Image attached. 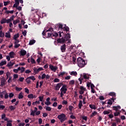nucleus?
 Wrapping results in <instances>:
<instances>
[{
	"mask_svg": "<svg viewBox=\"0 0 126 126\" xmlns=\"http://www.w3.org/2000/svg\"><path fill=\"white\" fill-rule=\"evenodd\" d=\"M70 38L71 36L69 33H66V34L64 35V37L58 38L57 41L58 43L60 44L68 43H70Z\"/></svg>",
	"mask_w": 126,
	"mask_h": 126,
	"instance_id": "nucleus-1",
	"label": "nucleus"
},
{
	"mask_svg": "<svg viewBox=\"0 0 126 126\" xmlns=\"http://www.w3.org/2000/svg\"><path fill=\"white\" fill-rule=\"evenodd\" d=\"M77 61L78 66L80 68L85 67L87 63H86V61L84 60H83L81 57H78Z\"/></svg>",
	"mask_w": 126,
	"mask_h": 126,
	"instance_id": "nucleus-2",
	"label": "nucleus"
},
{
	"mask_svg": "<svg viewBox=\"0 0 126 126\" xmlns=\"http://www.w3.org/2000/svg\"><path fill=\"white\" fill-rule=\"evenodd\" d=\"M52 36L57 37L59 36V33L57 32H53L52 33L51 32H48V34L47 35H45V38H52Z\"/></svg>",
	"mask_w": 126,
	"mask_h": 126,
	"instance_id": "nucleus-3",
	"label": "nucleus"
},
{
	"mask_svg": "<svg viewBox=\"0 0 126 126\" xmlns=\"http://www.w3.org/2000/svg\"><path fill=\"white\" fill-rule=\"evenodd\" d=\"M66 115L64 114H62L57 116V118L60 120L61 123H63L66 121Z\"/></svg>",
	"mask_w": 126,
	"mask_h": 126,
	"instance_id": "nucleus-4",
	"label": "nucleus"
},
{
	"mask_svg": "<svg viewBox=\"0 0 126 126\" xmlns=\"http://www.w3.org/2000/svg\"><path fill=\"white\" fill-rule=\"evenodd\" d=\"M53 31V29H52V28H50V29H49L48 30H47V31H44L43 32H42V34L43 36L45 37V35L48 34V33H49V32H52Z\"/></svg>",
	"mask_w": 126,
	"mask_h": 126,
	"instance_id": "nucleus-5",
	"label": "nucleus"
},
{
	"mask_svg": "<svg viewBox=\"0 0 126 126\" xmlns=\"http://www.w3.org/2000/svg\"><path fill=\"white\" fill-rule=\"evenodd\" d=\"M67 91V89L66 85L63 84L62 87L60 89L61 92L63 93V94H65Z\"/></svg>",
	"mask_w": 126,
	"mask_h": 126,
	"instance_id": "nucleus-6",
	"label": "nucleus"
},
{
	"mask_svg": "<svg viewBox=\"0 0 126 126\" xmlns=\"http://www.w3.org/2000/svg\"><path fill=\"white\" fill-rule=\"evenodd\" d=\"M63 85V83H60L57 84L56 86L55 87V90L56 91H59L60 89L61 88V87Z\"/></svg>",
	"mask_w": 126,
	"mask_h": 126,
	"instance_id": "nucleus-7",
	"label": "nucleus"
},
{
	"mask_svg": "<svg viewBox=\"0 0 126 126\" xmlns=\"http://www.w3.org/2000/svg\"><path fill=\"white\" fill-rule=\"evenodd\" d=\"M80 89L81 90L79 91V93L81 95L84 94V92L87 91L86 88H84L83 86L80 87Z\"/></svg>",
	"mask_w": 126,
	"mask_h": 126,
	"instance_id": "nucleus-8",
	"label": "nucleus"
},
{
	"mask_svg": "<svg viewBox=\"0 0 126 126\" xmlns=\"http://www.w3.org/2000/svg\"><path fill=\"white\" fill-rule=\"evenodd\" d=\"M61 51L62 53H64L66 51V44H63L60 47Z\"/></svg>",
	"mask_w": 126,
	"mask_h": 126,
	"instance_id": "nucleus-9",
	"label": "nucleus"
},
{
	"mask_svg": "<svg viewBox=\"0 0 126 126\" xmlns=\"http://www.w3.org/2000/svg\"><path fill=\"white\" fill-rule=\"evenodd\" d=\"M43 70V68L40 67L38 69L36 68H33V72L35 74H38L40 71Z\"/></svg>",
	"mask_w": 126,
	"mask_h": 126,
	"instance_id": "nucleus-10",
	"label": "nucleus"
},
{
	"mask_svg": "<svg viewBox=\"0 0 126 126\" xmlns=\"http://www.w3.org/2000/svg\"><path fill=\"white\" fill-rule=\"evenodd\" d=\"M27 51L24 50V49H21L20 51V56H24L26 55Z\"/></svg>",
	"mask_w": 126,
	"mask_h": 126,
	"instance_id": "nucleus-11",
	"label": "nucleus"
},
{
	"mask_svg": "<svg viewBox=\"0 0 126 126\" xmlns=\"http://www.w3.org/2000/svg\"><path fill=\"white\" fill-rule=\"evenodd\" d=\"M49 68L53 71H56L58 69V67L57 66H54L52 65H49Z\"/></svg>",
	"mask_w": 126,
	"mask_h": 126,
	"instance_id": "nucleus-12",
	"label": "nucleus"
},
{
	"mask_svg": "<svg viewBox=\"0 0 126 126\" xmlns=\"http://www.w3.org/2000/svg\"><path fill=\"white\" fill-rule=\"evenodd\" d=\"M37 110H38V109L36 107H34V110H31V111H32V112H31V115L32 116H34L35 113H36L37 111Z\"/></svg>",
	"mask_w": 126,
	"mask_h": 126,
	"instance_id": "nucleus-13",
	"label": "nucleus"
},
{
	"mask_svg": "<svg viewBox=\"0 0 126 126\" xmlns=\"http://www.w3.org/2000/svg\"><path fill=\"white\" fill-rule=\"evenodd\" d=\"M113 108L114 110H115L116 112H118L119 110V109H121V107L120 106H113Z\"/></svg>",
	"mask_w": 126,
	"mask_h": 126,
	"instance_id": "nucleus-14",
	"label": "nucleus"
},
{
	"mask_svg": "<svg viewBox=\"0 0 126 126\" xmlns=\"http://www.w3.org/2000/svg\"><path fill=\"white\" fill-rule=\"evenodd\" d=\"M9 55H10L9 57L11 58V59H13L14 58V56H15V53H14L13 51H11V52L9 53Z\"/></svg>",
	"mask_w": 126,
	"mask_h": 126,
	"instance_id": "nucleus-15",
	"label": "nucleus"
},
{
	"mask_svg": "<svg viewBox=\"0 0 126 126\" xmlns=\"http://www.w3.org/2000/svg\"><path fill=\"white\" fill-rule=\"evenodd\" d=\"M36 42V40H34V39H32V40H30V43H29V45H33Z\"/></svg>",
	"mask_w": 126,
	"mask_h": 126,
	"instance_id": "nucleus-16",
	"label": "nucleus"
},
{
	"mask_svg": "<svg viewBox=\"0 0 126 126\" xmlns=\"http://www.w3.org/2000/svg\"><path fill=\"white\" fill-rule=\"evenodd\" d=\"M6 91H3L2 92H0V97L1 98H3V95H5L6 94Z\"/></svg>",
	"mask_w": 126,
	"mask_h": 126,
	"instance_id": "nucleus-17",
	"label": "nucleus"
},
{
	"mask_svg": "<svg viewBox=\"0 0 126 126\" xmlns=\"http://www.w3.org/2000/svg\"><path fill=\"white\" fill-rule=\"evenodd\" d=\"M5 37L6 38H10L11 37L10 33L9 32H6Z\"/></svg>",
	"mask_w": 126,
	"mask_h": 126,
	"instance_id": "nucleus-18",
	"label": "nucleus"
},
{
	"mask_svg": "<svg viewBox=\"0 0 126 126\" xmlns=\"http://www.w3.org/2000/svg\"><path fill=\"white\" fill-rule=\"evenodd\" d=\"M82 106H83V102L82 101L80 100L78 104V107L79 109H81Z\"/></svg>",
	"mask_w": 126,
	"mask_h": 126,
	"instance_id": "nucleus-19",
	"label": "nucleus"
},
{
	"mask_svg": "<svg viewBox=\"0 0 126 126\" xmlns=\"http://www.w3.org/2000/svg\"><path fill=\"white\" fill-rule=\"evenodd\" d=\"M89 107H90V108H91L92 109H94V110L96 109V107H95V106L94 105L90 104Z\"/></svg>",
	"mask_w": 126,
	"mask_h": 126,
	"instance_id": "nucleus-20",
	"label": "nucleus"
},
{
	"mask_svg": "<svg viewBox=\"0 0 126 126\" xmlns=\"http://www.w3.org/2000/svg\"><path fill=\"white\" fill-rule=\"evenodd\" d=\"M6 21H7V19L5 18H3L1 20V24H4L5 23H6Z\"/></svg>",
	"mask_w": 126,
	"mask_h": 126,
	"instance_id": "nucleus-21",
	"label": "nucleus"
},
{
	"mask_svg": "<svg viewBox=\"0 0 126 126\" xmlns=\"http://www.w3.org/2000/svg\"><path fill=\"white\" fill-rule=\"evenodd\" d=\"M109 95L113 96V97H115L116 96V94L114 92H111L108 94Z\"/></svg>",
	"mask_w": 126,
	"mask_h": 126,
	"instance_id": "nucleus-22",
	"label": "nucleus"
},
{
	"mask_svg": "<svg viewBox=\"0 0 126 126\" xmlns=\"http://www.w3.org/2000/svg\"><path fill=\"white\" fill-rule=\"evenodd\" d=\"M97 114V112L94 111L93 113H92V114L90 116L91 118L94 117V116H95Z\"/></svg>",
	"mask_w": 126,
	"mask_h": 126,
	"instance_id": "nucleus-23",
	"label": "nucleus"
},
{
	"mask_svg": "<svg viewBox=\"0 0 126 126\" xmlns=\"http://www.w3.org/2000/svg\"><path fill=\"white\" fill-rule=\"evenodd\" d=\"M70 75H73V76H76L77 75V72L76 71H72L71 72H70Z\"/></svg>",
	"mask_w": 126,
	"mask_h": 126,
	"instance_id": "nucleus-24",
	"label": "nucleus"
},
{
	"mask_svg": "<svg viewBox=\"0 0 126 126\" xmlns=\"http://www.w3.org/2000/svg\"><path fill=\"white\" fill-rule=\"evenodd\" d=\"M45 110L47 111H51L52 110V108L50 107H48V106H46L45 107Z\"/></svg>",
	"mask_w": 126,
	"mask_h": 126,
	"instance_id": "nucleus-25",
	"label": "nucleus"
},
{
	"mask_svg": "<svg viewBox=\"0 0 126 126\" xmlns=\"http://www.w3.org/2000/svg\"><path fill=\"white\" fill-rule=\"evenodd\" d=\"M31 63H32V64H35L36 63V62H35V60L34 59H33L32 57V58H31Z\"/></svg>",
	"mask_w": 126,
	"mask_h": 126,
	"instance_id": "nucleus-26",
	"label": "nucleus"
},
{
	"mask_svg": "<svg viewBox=\"0 0 126 126\" xmlns=\"http://www.w3.org/2000/svg\"><path fill=\"white\" fill-rule=\"evenodd\" d=\"M7 14H13L14 13V10H6V12H5Z\"/></svg>",
	"mask_w": 126,
	"mask_h": 126,
	"instance_id": "nucleus-27",
	"label": "nucleus"
},
{
	"mask_svg": "<svg viewBox=\"0 0 126 126\" xmlns=\"http://www.w3.org/2000/svg\"><path fill=\"white\" fill-rule=\"evenodd\" d=\"M19 33H17L16 34H15V35H14V40H17L18 38H19Z\"/></svg>",
	"mask_w": 126,
	"mask_h": 126,
	"instance_id": "nucleus-28",
	"label": "nucleus"
},
{
	"mask_svg": "<svg viewBox=\"0 0 126 126\" xmlns=\"http://www.w3.org/2000/svg\"><path fill=\"white\" fill-rule=\"evenodd\" d=\"M11 75V73L9 72H7V73H6V76H7V78H6V79H8L9 77H11L10 76Z\"/></svg>",
	"mask_w": 126,
	"mask_h": 126,
	"instance_id": "nucleus-29",
	"label": "nucleus"
},
{
	"mask_svg": "<svg viewBox=\"0 0 126 126\" xmlns=\"http://www.w3.org/2000/svg\"><path fill=\"white\" fill-rule=\"evenodd\" d=\"M28 97H29V98H30V99H33L34 95H33V94H29L28 95Z\"/></svg>",
	"mask_w": 126,
	"mask_h": 126,
	"instance_id": "nucleus-30",
	"label": "nucleus"
},
{
	"mask_svg": "<svg viewBox=\"0 0 126 126\" xmlns=\"http://www.w3.org/2000/svg\"><path fill=\"white\" fill-rule=\"evenodd\" d=\"M83 78H84L85 79H89L90 78V77L87 74H84L83 75Z\"/></svg>",
	"mask_w": 126,
	"mask_h": 126,
	"instance_id": "nucleus-31",
	"label": "nucleus"
},
{
	"mask_svg": "<svg viewBox=\"0 0 126 126\" xmlns=\"http://www.w3.org/2000/svg\"><path fill=\"white\" fill-rule=\"evenodd\" d=\"M24 97V96L22 94V93H20V94H19V96H18V98H19V99H22Z\"/></svg>",
	"mask_w": 126,
	"mask_h": 126,
	"instance_id": "nucleus-32",
	"label": "nucleus"
},
{
	"mask_svg": "<svg viewBox=\"0 0 126 126\" xmlns=\"http://www.w3.org/2000/svg\"><path fill=\"white\" fill-rule=\"evenodd\" d=\"M19 23V20L18 19H17L16 20H14V22H13V24L14 25H16L17 23Z\"/></svg>",
	"mask_w": 126,
	"mask_h": 126,
	"instance_id": "nucleus-33",
	"label": "nucleus"
},
{
	"mask_svg": "<svg viewBox=\"0 0 126 126\" xmlns=\"http://www.w3.org/2000/svg\"><path fill=\"white\" fill-rule=\"evenodd\" d=\"M115 119L116 120L117 123H121V119H120L119 118H118L117 117H115Z\"/></svg>",
	"mask_w": 126,
	"mask_h": 126,
	"instance_id": "nucleus-34",
	"label": "nucleus"
},
{
	"mask_svg": "<svg viewBox=\"0 0 126 126\" xmlns=\"http://www.w3.org/2000/svg\"><path fill=\"white\" fill-rule=\"evenodd\" d=\"M9 108H10V110H11V111H14L16 108L14 107L13 106L11 105L9 106Z\"/></svg>",
	"mask_w": 126,
	"mask_h": 126,
	"instance_id": "nucleus-35",
	"label": "nucleus"
},
{
	"mask_svg": "<svg viewBox=\"0 0 126 126\" xmlns=\"http://www.w3.org/2000/svg\"><path fill=\"white\" fill-rule=\"evenodd\" d=\"M6 64V61H3V62H1L0 63V66H3L4 65H5Z\"/></svg>",
	"mask_w": 126,
	"mask_h": 126,
	"instance_id": "nucleus-36",
	"label": "nucleus"
},
{
	"mask_svg": "<svg viewBox=\"0 0 126 126\" xmlns=\"http://www.w3.org/2000/svg\"><path fill=\"white\" fill-rule=\"evenodd\" d=\"M26 82H27V83H28V84H30L31 83V81L30 80V78L29 77H28L26 79Z\"/></svg>",
	"mask_w": 126,
	"mask_h": 126,
	"instance_id": "nucleus-37",
	"label": "nucleus"
},
{
	"mask_svg": "<svg viewBox=\"0 0 126 126\" xmlns=\"http://www.w3.org/2000/svg\"><path fill=\"white\" fill-rule=\"evenodd\" d=\"M13 65H14V63L10 62V63H9L8 64H7V66L10 67V66H12Z\"/></svg>",
	"mask_w": 126,
	"mask_h": 126,
	"instance_id": "nucleus-38",
	"label": "nucleus"
},
{
	"mask_svg": "<svg viewBox=\"0 0 126 126\" xmlns=\"http://www.w3.org/2000/svg\"><path fill=\"white\" fill-rule=\"evenodd\" d=\"M60 82V80L58 78H55L54 80V83H58Z\"/></svg>",
	"mask_w": 126,
	"mask_h": 126,
	"instance_id": "nucleus-39",
	"label": "nucleus"
},
{
	"mask_svg": "<svg viewBox=\"0 0 126 126\" xmlns=\"http://www.w3.org/2000/svg\"><path fill=\"white\" fill-rule=\"evenodd\" d=\"M110 113V112L108 111H104L103 112V115H108Z\"/></svg>",
	"mask_w": 126,
	"mask_h": 126,
	"instance_id": "nucleus-40",
	"label": "nucleus"
},
{
	"mask_svg": "<svg viewBox=\"0 0 126 126\" xmlns=\"http://www.w3.org/2000/svg\"><path fill=\"white\" fill-rule=\"evenodd\" d=\"M59 29H63V25L62 24H58Z\"/></svg>",
	"mask_w": 126,
	"mask_h": 126,
	"instance_id": "nucleus-41",
	"label": "nucleus"
},
{
	"mask_svg": "<svg viewBox=\"0 0 126 126\" xmlns=\"http://www.w3.org/2000/svg\"><path fill=\"white\" fill-rule=\"evenodd\" d=\"M107 104L109 105H112L113 104V101L111 99H109L107 102Z\"/></svg>",
	"mask_w": 126,
	"mask_h": 126,
	"instance_id": "nucleus-42",
	"label": "nucleus"
},
{
	"mask_svg": "<svg viewBox=\"0 0 126 126\" xmlns=\"http://www.w3.org/2000/svg\"><path fill=\"white\" fill-rule=\"evenodd\" d=\"M114 116L117 117L120 114V113L118 111H116L115 113H114Z\"/></svg>",
	"mask_w": 126,
	"mask_h": 126,
	"instance_id": "nucleus-43",
	"label": "nucleus"
},
{
	"mask_svg": "<svg viewBox=\"0 0 126 126\" xmlns=\"http://www.w3.org/2000/svg\"><path fill=\"white\" fill-rule=\"evenodd\" d=\"M9 122H12V121H8V123H7V126H12V124Z\"/></svg>",
	"mask_w": 126,
	"mask_h": 126,
	"instance_id": "nucleus-44",
	"label": "nucleus"
},
{
	"mask_svg": "<svg viewBox=\"0 0 126 126\" xmlns=\"http://www.w3.org/2000/svg\"><path fill=\"white\" fill-rule=\"evenodd\" d=\"M64 29L66 32H69V28L68 27H64Z\"/></svg>",
	"mask_w": 126,
	"mask_h": 126,
	"instance_id": "nucleus-45",
	"label": "nucleus"
},
{
	"mask_svg": "<svg viewBox=\"0 0 126 126\" xmlns=\"http://www.w3.org/2000/svg\"><path fill=\"white\" fill-rule=\"evenodd\" d=\"M12 77H9V79H8V83H10L11 82H12Z\"/></svg>",
	"mask_w": 126,
	"mask_h": 126,
	"instance_id": "nucleus-46",
	"label": "nucleus"
},
{
	"mask_svg": "<svg viewBox=\"0 0 126 126\" xmlns=\"http://www.w3.org/2000/svg\"><path fill=\"white\" fill-rule=\"evenodd\" d=\"M29 78L30 79V80H32V81H35L36 80L34 76H31L29 77Z\"/></svg>",
	"mask_w": 126,
	"mask_h": 126,
	"instance_id": "nucleus-47",
	"label": "nucleus"
},
{
	"mask_svg": "<svg viewBox=\"0 0 126 126\" xmlns=\"http://www.w3.org/2000/svg\"><path fill=\"white\" fill-rule=\"evenodd\" d=\"M22 88H18V87H16V91L19 92L21 91V90H22Z\"/></svg>",
	"mask_w": 126,
	"mask_h": 126,
	"instance_id": "nucleus-48",
	"label": "nucleus"
},
{
	"mask_svg": "<svg viewBox=\"0 0 126 126\" xmlns=\"http://www.w3.org/2000/svg\"><path fill=\"white\" fill-rule=\"evenodd\" d=\"M25 71V68L24 67H22L21 68V73H23Z\"/></svg>",
	"mask_w": 126,
	"mask_h": 126,
	"instance_id": "nucleus-49",
	"label": "nucleus"
},
{
	"mask_svg": "<svg viewBox=\"0 0 126 126\" xmlns=\"http://www.w3.org/2000/svg\"><path fill=\"white\" fill-rule=\"evenodd\" d=\"M46 78V74L45 73H43L42 75H41V79L43 80Z\"/></svg>",
	"mask_w": 126,
	"mask_h": 126,
	"instance_id": "nucleus-50",
	"label": "nucleus"
},
{
	"mask_svg": "<svg viewBox=\"0 0 126 126\" xmlns=\"http://www.w3.org/2000/svg\"><path fill=\"white\" fill-rule=\"evenodd\" d=\"M36 104H40V102L36 101L35 102H32V105H35Z\"/></svg>",
	"mask_w": 126,
	"mask_h": 126,
	"instance_id": "nucleus-51",
	"label": "nucleus"
},
{
	"mask_svg": "<svg viewBox=\"0 0 126 126\" xmlns=\"http://www.w3.org/2000/svg\"><path fill=\"white\" fill-rule=\"evenodd\" d=\"M20 46V44H15V45H14V47L15 48H18Z\"/></svg>",
	"mask_w": 126,
	"mask_h": 126,
	"instance_id": "nucleus-52",
	"label": "nucleus"
},
{
	"mask_svg": "<svg viewBox=\"0 0 126 126\" xmlns=\"http://www.w3.org/2000/svg\"><path fill=\"white\" fill-rule=\"evenodd\" d=\"M75 81L74 80H71L69 81V84L71 85H74Z\"/></svg>",
	"mask_w": 126,
	"mask_h": 126,
	"instance_id": "nucleus-53",
	"label": "nucleus"
},
{
	"mask_svg": "<svg viewBox=\"0 0 126 126\" xmlns=\"http://www.w3.org/2000/svg\"><path fill=\"white\" fill-rule=\"evenodd\" d=\"M4 34L3 33L2 31H1V32H0V37H4Z\"/></svg>",
	"mask_w": 126,
	"mask_h": 126,
	"instance_id": "nucleus-54",
	"label": "nucleus"
},
{
	"mask_svg": "<svg viewBox=\"0 0 126 126\" xmlns=\"http://www.w3.org/2000/svg\"><path fill=\"white\" fill-rule=\"evenodd\" d=\"M20 0H15V3H16L17 5H19L20 3Z\"/></svg>",
	"mask_w": 126,
	"mask_h": 126,
	"instance_id": "nucleus-55",
	"label": "nucleus"
},
{
	"mask_svg": "<svg viewBox=\"0 0 126 126\" xmlns=\"http://www.w3.org/2000/svg\"><path fill=\"white\" fill-rule=\"evenodd\" d=\"M99 100H103L105 99V98H104V97L103 96H100L99 97Z\"/></svg>",
	"mask_w": 126,
	"mask_h": 126,
	"instance_id": "nucleus-56",
	"label": "nucleus"
},
{
	"mask_svg": "<svg viewBox=\"0 0 126 126\" xmlns=\"http://www.w3.org/2000/svg\"><path fill=\"white\" fill-rule=\"evenodd\" d=\"M24 79H25L24 77H20V78L19 79V81H20V82H23Z\"/></svg>",
	"mask_w": 126,
	"mask_h": 126,
	"instance_id": "nucleus-57",
	"label": "nucleus"
},
{
	"mask_svg": "<svg viewBox=\"0 0 126 126\" xmlns=\"http://www.w3.org/2000/svg\"><path fill=\"white\" fill-rule=\"evenodd\" d=\"M44 104L47 105H49L51 104V102L50 101L44 102Z\"/></svg>",
	"mask_w": 126,
	"mask_h": 126,
	"instance_id": "nucleus-58",
	"label": "nucleus"
},
{
	"mask_svg": "<svg viewBox=\"0 0 126 126\" xmlns=\"http://www.w3.org/2000/svg\"><path fill=\"white\" fill-rule=\"evenodd\" d=\"M5 80L4 79V80H2V81H1V85H2V86H4V85H5Z\"/></svg>",
	"mask_w": 126,
	"mask_h": 126,
	"instance_id": "nucleus-59",
	"label": "nucleus"
},
{
	"mask_svg": "<svg viewBox=\"0 0 126 126\" xmlns=\"http://www.w3.org/2000/svg\"><path fill=\"white\" fill-rule=\"evenodd\" d=\"M5 108L4 105H0V110H3Z\"/></svg>",
	"mask_w": 126,
	"mask_h": 126,
	"instance_id": "nucleus-60",
	"label": "nucleus"
},
{
	"mask_svg": "<svg viewBox=\"0 0 126 126\" xmlns=\"http://www.w3.org/2000/svg\"><path fill=\"white\" fill-rule=\"evenodd\" d=\"M25 92L27 93V94H29L30 93L29 90L27 88L25 89Z\"/></svg>",
	"mask_w": 126,
	"mask_h": 126,
	"instance_id": "nucleus-61",
	"label": "nucleus"
},
{
	"mask_svg": "<svg viewBox=\"0 0 126 126\" xmlns=\"http://www.w3.org/2000/svg\"><path fill=\"white\" fill-rule=\"evenodd\" d=\"M5 118H6L5 114H3V115H2V116H1L2 119H4V120L5 119Z\"/></svg>",
	"mask_w": 126,
	"mask_h": 126,
	"instance_id": "nucleus-62",
	"label": "nucleus"
},
{
	"mask_svg": "<svg viewBox=\"0 0 126 126\" xmlns=\"http://www.w3.org/2000/svg\"><path fill=\"white\" fill-rule=\"evenodd\" d=\"M8 97H9V95H8V94L6 92V93L5 94L4 97L5 99H7L8 98Z\"/></svg>",
	"mask_w": 126,
	"mask_h": 126,
	"instance_id": "nucleus-63",
	"label": "nucleus"
},
{
	"mask_svg": "<svg viewBox=\"0 0 126 126\" xmlns=\"http://www.w3.org/2000/svg\"><path fill=\"white\" fill-rule=\"evenodd\" d=\"M14 79H17L18 78V75L17 74H14Z\"/></svg>",
	"mask_w": 126,
	"mask_h": 126,
	"instance_id": "nucleus-64",
	"label": "nucleus"
}]
</instances>
